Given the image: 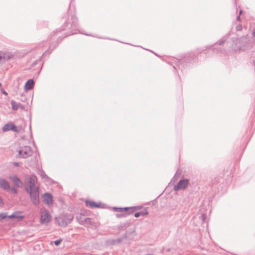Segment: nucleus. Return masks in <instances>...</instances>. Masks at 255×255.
<instances>
[{"instance_id": "1", "label": "nucleus", "mask_w": 255, "mask_h": 255, "mask_svg": "<svg viewBox=\"0 0 255 255\" xmlns=\"http://www.w3.org/2000/svg\"><path fill=\"white\" fill-rule=\"evenodd\" d=\"M37 178L35 175H27L25 179V190L29 193L31 201L34 205L39 202V187L36 185Z\"/></svg>"}, {"instance_id": "2", "label": "nucleus", "mask_w": 255, "mask_h": 255, "mask_svg": "<svg viewBox=\"0 0 255 255\" xmlns=\"http://www.w3.org/2000/svg\"><path fill=\"white\" fill-rule=\"evenodd\" d=\"M247 39H248L247 36H243L240 38L237 37L232 38V44L231 46L232 49L235 52L240 51L242 47H245V44H239V42H241V41H246Z\"/></svg>"}, {"instance_id": "3", "label": "nucleus", "mask_w": 255, "mask_h": 255, "mask_svg": "<svg viewBox=\"0 0 255 255\" xmlns=\"http://www.w3.org/2000/svg\"><path fill=\"white\" fill-rule=\"evenodd\" d=\"M73 218L70 215L61 214L55 218V221L59 226L66 227L72 222Z\"/></svg>"}, {"instance_id": "4", "label": "nucleus", "mask_w": 255, "mask_h": 255, "mask_svg": "<svg viewBox=\"0 0 255 255\" xmlns=\"http://www.w3.org/2000/svg\"><path fill=\"white\" fill-rule=\"evenodd\" d=\"M40 221L42 224H47L51 220V216L48 210L41 208L40 210Z\"/></svg>"}, {"instance_id": "5", "label": "nucleus", "mask_w": 255, "mask_h": 255, "mask_svg": "<svg viewBox=\"0 0 255 255\" xmlns=\"http://www.w3.org/2000/svg\"><path fill=\"white\" fill-rule=\"evenodd\" d=\"M32 154V151L31 148L29 146H25L22 147L18 150V155L19 157L22 158H27L31 156Z\"/></svg>"}, {"instance_id": "6", "label": "nucleus", "mask_w": 255, "mask_h": 255, "mask_svg": "<svg viewBox=\"0 0 255 255\" xmlns=\"http://www.w3.org/2000/svg\"><path fill=\"white\" fill-rule=\"evenodd\" d=\"M189 184V180L187 179L180 180L178 183L174 186V189L175 191L185 189Z\"/></svg>"}, {"instance_id": "7", "label": "nucleus", "mask_w": 255, "mask_h": 255, "mask_svg": "<svg viewBox=\"0 0 255 255\" xmlns=\"http://www.w3.org/2000/svg\"><path fill=\"white\" fill-rule=\"evenodd\" d=\"M76 219L79 224L89 226L91 223L90 218H86L84 215L80 214L76 217Z\"/></svg>"}, {"instance_id": "8", "label": "nucleus", "mask_w": 255, "mask_h": 255, "mask_svg": "<svg viewBox=\"0 0 255 255\" xmlns=\"http://www.w3.org/2000/svg\"><path fill=\"white\" fill-rule=\"evenodd\" d=\"M0 55L1 56L3 62L9 60L13 57V55L11 52L7 51H0Z\"/></svg>"}, {"instance_id": "9", "label": "nucleus", "mask_w": 255, "mask_h": 255, "mask_svg": "<svg viewBox=\"0 0 255 255\" xmlns=\"http://www.w3.org/2000/svg\"><path fill=\"white\" fill-rule=\"evenodd\" d=\"M10 130L15 132L18 131L17 127L12 123H7L5 124L2 128V131L3 132H5Z\"/></svg>"}, {"instance_id": "10", "label": "nucleus", "mask_w": 255, "mask_h": 255, "mask_svg": "<svg viewBox=\"0 0 255 255\" xmlns=\"http://www.w3.org/2000/svg\"><path fill=\"white\" fill-rule=\"evenodd\" d=\"M43 199L44 202L48 205H51L53 203V197L52 195L49 193H46L43 194Z\"/></svg>"}, {"instance_id": "11", "label": "nucleus", "mask_w": 255, "mask_h": 255, "mask_svg": "<svg viewBox=\"0 0 255 255\" xmlns=\"http://www.w3.org/2000/svg\"><path fill=\"white\" fill-rule=\"evenodd\" d=\"M9 178L16 186L18 187H22V183L17 176L11 175L9 177Z\"/></svg>"}, {"instance_id": "12", "label": "nucleus", "mask_w": 255, "mask_h": 255, "mask_svg": "<svg viewBox=\"0 0 255 255\" xmlns=\"http://www.w3.org/2000/svg\"><path fill=\"white\" fill-rule=\"evenodd\" d=\"M0 187L6 191L10 189L8 182L3 178H0Z\"/></svg>"}, {"instance_id": "13", "label": "nucleus", "mask_w": 255, "mask_h": 255, "mask_svg": "<svg viewBox=\"0 0 255 255\" xmlns=\"http://www.w3.org/2000/svg\"><path fill=\"white\" fill-rule=\"evenodd\" d=\"M86 205L91 208H100L101 207V204L100 203H97L92 201H86Z\"/></svg>"}, {"instance_id": "14", "label": "nucleus", "mask_w": 255, "mask_h": 255, "mask_svg": "<svg viewBox=\"0 0 255 255\" xmlns=\"http://www.w3.org/2000/svg\"><path fill=\"white\" fill-rule=\"evenodd\" d=\"M34 81L32 79L28 80L25 83L24 89L26 91L30 90L33 88Z\"/></svg>"}, {"instance_id": "15", "label": "nucleus", "mask_w": 255, "mask_h": 255, "mask_svg": "<svg viewBox=\"0 0 255 255\" xmlns=\"http://www.w3.org/2000/svg\"><path fill=\"white\" fill-rule=\"evenodd\" d=\"M136 208H140V207H130V208H128V207H126V208H114V210H116V211H120V212H124V211H127L128 210H131L132 211L131 212H133V210L134 209H135Z\"/></svg>"}, {"instance_id": "16", "label": "nucleus", "mask_w": 255, "mask_h": 255, "mask_svg": "<svg viewBox=\"0 0 255 255\" xmlns=\"http://www.w3.org/2000/svg\"><path fill=\"white\" fill-rule=\"evenodd\" d=\"M13 214L14 218L17 219L19 221L22 220L24 218V216L21 215V212L19 211H15Z\"/></svg>"}, {"instance_id": "17", "label": "nucleus", "mask_w": 255, "mask_h": 255, "mask_svg": "<svg viewBox=\"0 0 255 255\" xmlns=\"http://www.w3.org/2000/svg\"><path fill=\"white\" fill-rule=\"evenodd\" d=\"M10 104L12 107V109L14 110H17L19 108V106H20V104H17L13 100L11 101Z\"/></svg>"}, {"instance_id": "18", "label": "nucleus", "mask_w": 255, "mask_h": 255, "mask_svg": "<svg viewBox=\"0 0 255 255\" xmlns=\"http://www.w3.org/2000/svg\"><path fill=\"white\" fill-rule=\"evenodd\" d=\"M228 38V36H225L223 37L220 40H219L218 43L219 45H221L224 43V42L227 40Z\"/></svg>"}, {"instance_id": "19", "label": "nucleus", "mask_w": 255, "mask_h": 255, "mask_svg": "<svg viewBox=\"0 0 255 255\" xmlns=\"http://www.w3.org/2000/svg\"><path fill=\"white\" fill-rule=\"evenodd\" d=\"M38 174L42 178H45L46 177V175L42 170H39L38 171Z\"/></svg>"}, {"instance_id": "20", "label": "nucleus", "mask_w": 255, "mask_h": 255, "mask_svg": "<svg viewBox=\"0 0 255 255\" xmlns=\"http://www.w3.org/2000/svg\"><path fill=\"white\" fill-rule=\"evenodd\" d=\"M140 216H146L148 215V212L146 209H144V210L139 212Z\"/></svg>"}, {"instance_id": "21", "label": "nucleus", "mask_w": 255, "mask_h": 255, "mask_svg": "<svg viewBox=\"0 0 255 255\" xmlns=\"http://www.w3.org/2000/svg\"><path fill=\"white\" fill-rule=\"evenodd\" d=\"M6 217H7V214L6 213H0V220L3 219L5 218Z\"/></svg>"}, {"instance_id": "22", "label": "nucleus", "mask_w": 255, "mask_h": 255, "mask_svg": "<svg viewBox=\"0 0 255 255\" xmlns=\"http://www.w3.org/2000/svg\"><path fill=\"white\" fill-rule=\"evenodd\" d=\"M73 23L71 24V26L73 27H76V22H77V18L76 17H73Z\"/></svg>"}, {"instance_id": "23", "label": "nucleus", "mask_w": 255, "mask_h": 255, "mask_svg": "<svg viewBox=\"0 0 255 255\" xmlns=\"http://www.w3.org/2000/svg\"><path fill=\"white\" fill-rule=\"evenodd\" d=\"M61 242H62V240L60 239V240L55 241L54 242V243L56 246H58L61 243Z\"/></svg>"}, {"instance_id": "24", "label": "nucleus", "mask_w": 255, "mask_h": 255, "mask_svg": "<svg viewBox=\"0 0 255 255\" xmlns=\"http://www.w3.org/2000/svg\"><path fill=\"white\" fill-rule=\"evenodd\" d=\"M236 29L238 31H241L242 29V26L241 24H238L236 26Z\"/></svg>"}, {"instance_id": "25", "label": "nucleus", "mask_w": 255, "mask_h": 255, "mask_svg": "<svg viewBox=\"0 0 255 255\" xmlns=\"http://www.w3.org/2000/svg\"><path fill=\"white\" fill-rule=\"evenodd\" d=\"M12 193L16 194L17 193V190L14 187H12L10 189Z\"/></svg>"}, {"instance_id": "26", "label": "nucleus", "mask_w": 255, "mask_h": 255, "mask_svg": "<svg viewBox=\"0 0 255 255\" xmlns=\"http://www.w3.org/2000/svg\"><path fill=\"white\" fill-rule=\"evenodd\" d=\"M201 218H202V220L204 222L206 218V215L204 214H202Z\"/></svg>"}, {"instance_id": "27", "label": "nucleus", "mask_w": 255, "mask_h": 255, "mask_svg": "<svg viewBox=\"0 0 255 255\" xmlns=\"http://www.w3.org/2000/svg\"><path fill=\"white\" fill-rule=\"evenodd\" d=\"M140 216V212H137L134 214V217L138 218Z\"/></svg>"}, {"instance_id": "28", "label": "nucleus", "mask_w": 255, "mask_h": 255, "mask_svg": "<svg viewBox=\"0 0 255 255\" xmlns=\"http://www.w3.org/2000/svg\"><path fill=\"white\" fill-rule=\"evenodd\" d=\"M239 44L242 43V44H245V47L246 46L247 44V39L246 41H241V42H239Z\"/></svg>"}, {"instance_id": "29", "label": "nucleus", "mask_w": 255, "mask_h": 255, "mask_svg": "<svg viewBox=\"0 0 255 255\" xmlns=\"http://www.w3.org/2000/svg\"><path fill=\"white\" fill-rule=\"evenodd\" d=\"M1 93H2L3 94H4V95H5V96L7 95V92H6L5 91H4L3 89H2L1 90Z\"/></svg>"}, {"instance_id": "30", "label": "nucleus", "mask_w": 255, "mask_h": 255, "mask_svg": "<svg viewBox=\"0 0 255 255\" xmlns=\"http://www.w3.org/2000/svg\"><path fill=\"white\" fill-rule=\"evenodd\" d=\"M7 217L9 219L14 218V214L13 213L11 215L8 216Z\"/></svg>"}, {"instance_id": "31", "label": "nucleus", "mask_w": 255, "mask_h": 255, "mask_svg": "<svg viewBox=\"0 0 255 255\" xmlns=\"http://www.w3.org/2000/svg\"><path fill=\"white\" fill-rule=\"evenodd\" d=\"M3 201L1 197H0V206H2L3 205Z\"/></svg>"}, {"instance_id": "32", "label": "nucleus", "mask_w": 255, "mask_h": 255, "mask_svg": "<svg viewBox=\"0 0 255 255\" xmlns=\"http://www.w3.org/2000/svg\"><path fill=\"white\" fill-rule=\"evenodd\" d=\"M176 180V178L175 176L173 177L172 179V181H175Z\"/></svg>"}, {"instance_id": "33", "label": "nucleus", "mask_w": 255, "mask_h": 255, "mask_svg": "<svg viewBox=\"0 0 255 255\" xmlns=\"http://www.w3.org/2000/svg\"><path fill=\"white\" fill-rule=\"evenodd\" d=\"M237 18L238 20H240V15L237 17Z\"/></svg>"}, {"instance_id": "34", "label": "nucleus", "mask_w": 255, "mask_h": 255, "mask_svg": "<svg viewBox=\"0 0 255 255\" xmlns=\"http://www.w3.org/2000/svg\"><path fill=\"white\" fill-rule=\"evenodd\" d=\"M14 165H16V166H17V165H18V163H15L14 164Z\"/></svg>"}, {"instance_id": "35", "label": "nucleus", "mask_w": 255, "mask_h": 255, "mask_svg": "<svg viewBox=\"0 0 255 255\" xmlns=\"http://www.w3.org/2000/svg\"><path fill=\"white\" fill-rule=\"evenodd\" d=\"M242 11L241 10H240V15L242 13Z\"/></svg>"}, {"instance_id": "36", "label": "nucleus", "mask_w": 255, "mask_h": 255, "mask_svg": "<svg viewBox=\"0 0 255 255\" xmlns=\"http://www.w3.org/2000/svg\"><path fill=\"white\" fill-rule=\"evenodd\" d=\"M121 242V240H118V242L120 243Z\"/></svg>"}, {"instance_id": "37", "label": "nucleus", "mask_w": 255, "mask_h": 255, "mask_svg": "<svg viewBox=\"0 0 255 255\" xmlns=\"http://www.w3.org/2000/svg\"><path fill=\"white\" fill-rule=\"evenodd\" d=\"M85 34L86 35H90L89 34Z\"/></svg>"}, {"instance_id": "38", "label": "nucleus", "mask_w": 255, "mask_h": 255, "mask_svg": "<svg viewBox=\"0 0 255 255\" xmlns=\"http://www.w3.org/2000/svg\"><path fill=\"white\" fill-rule=\"evenodd\" d=\"M1 85V84L0 83V86Z\"/></svg>"}]
</instances>
